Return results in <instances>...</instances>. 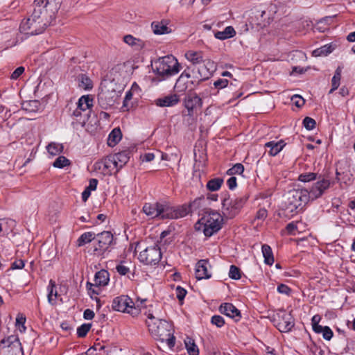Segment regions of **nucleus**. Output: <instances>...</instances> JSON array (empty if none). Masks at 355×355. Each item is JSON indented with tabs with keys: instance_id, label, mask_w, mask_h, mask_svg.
I'll use <instances>...</instances> for the list:
<instances>
[{
	"instance_id": "c85d7f7f",
	"label": "nucleus",
	"mask_w": 355,
	"mask_h": 355,
	"mask_svg": "<svg viewBox=\"0 0 355 355\" xmlns=\"http://www.w3.org/2000/svg\"><path fill=\"white\" fill-rule=\"evenodd\" d=\"M185 347L189 355H199V349L196 345L194 340L187 337L184 340Z\"/></svg>"
},
{
	"instance_id": "4468645a",
	"label": "nucleus",
	"mask_w": 355,
	"mask_h": 355,
	"mask_svg": "<svg viewBox=\"0 0 355 355\" xmlns=\"http://www.w3.org/2000/svg\"><path fill=\"white\" fill-rule=\"evenodd\" d=\"M185 108L189 115H192L193 110L202 106V99L196 93L188 94L184 101Z\"/></svg>"
},
{
	"instance_id": "dca6fc26",
	"label": "nucleus",
	"mask_w": 355,
	"mask_h": 355,
	"mask_svg": "<svg viewBox=\"0 0 355 355\" xmlns=\"http://www.w3.org/2000/svg\"><path fill=\"white\" fill-rule=\"evenodd\" d=\"M219 310L222 314L234 319L235 321H238L241 318L240 311L231 303H225L220 305Z\"/></svg>"
},
{
	"instance_id": "0e129e2a",
	"label": "nucleus",
	"mask_w": 355,
	"mask_h": 355,
	"mask_svg": "<svg viewBox=\"0 0 355 355\" xmlns=\"http://www.w3.org/2000/svg\"><path fill=\"white\" fill-rule=\"evenodd\" d=\"M277 291L279 293L289 295V293L291 292V288L286 284H282L277 286Z\"/></svg>"
},
{
	"instance_id": "2eb2a0df",
	"label": "nucleus",
	"mask_w": 355,
	"mask_h": 355,
	"mask_svg": "<svg viewBox=\"0 0 355 355\" xmlns=\"http://www.w3.org/2000/svg\"><path fill=\"white\" fill-rule=\"evenodd\" d=\"M101 164L102 166H99V168L102 169L105 175H112L119 171L117 166V162H116L113 155H110L103 159Z\"/></svg>"
},
{
	"instance_id": "f8f14e48",
	"label": "nucleus",
	"mask_w": 355,
	"mask_h": 355,
	"mask_svg": "<svg viewBox=\"0 0 355 355\" xmlns=\"http://www.w3.org/2000/svg\"><path fill=\"white\" fill-rule=\"evenodd\" d=\"M162 258V252L159 247L153 245L146 248L139 255L141 262L147 265H156Z\"/></svg>"
},
{
	"instance_id": "4d7b16f0",
	"label": "nucleus",
	"mask_w": 355,
	"mask_h": 355,
	"mask_svg": "<svg viewBox=\"0 0 355 355\" xmlns=\"http://www.w3.org/2000/svg\"><path fill=\"white\" fill-rule=\"evenodd\" d=\"M322 334L323 338L327 340H330L334 336V333H333L332 330L328 326L324 327V329H322Z\"/></svg>"
},
{
	"instance_id": "7ed1b4c3",
	"label": "nucleus",
	"mask_w": 355,
	"mask_h": 355,
	"mask_svg": "<svg viewBox=\"0 0 355 355\" xmlns=\"http://www.w3.org/2000/svg\"><path fill=\"white\" fill-rule=\"evenodd\" d=\"M153 66V70L160 80H166L177 75L182 69L178 60L172 55L158 58Z\"/></svg>"
},
{
	"instance_id": "de8ad7c7",
	"label": "nucleus",
	"mask_w": 355,
	"mask_h": 355,
	"mask_svg": "<svg viewBox=\"0 0 355 355\" xmlns=\"http://www.w3.org/2000/svg\"><path fill=\"white\" fill-rule=\"evenodd\" d=\"M317 173H304L299 175L298 180L303 182H308L316 180Z\"/></svg>"
},
{
	"instance_id": "f257e3e1",
	"label": "nucleus",
	"mask_w": 355,
	"mask_h": 355,
	"mask_svg": "<svg viewBox=\"0 0 355 355\" xmlns=\"http://www.w3.org/2000/svg\"><path fill=\"white\" fill-rule=\"evenodd\" d=\"M146 324L155 339L166 342L169 348L174 347L175 338L171 331V324L166 320L155 318L152 313H148Z\"/></svg>"
},
{
	"instance_id": "49530a36",
	"label": "nucleus",
	"mask_w": 355,
	"mask_h": 355,
	"mask_svg": "<svg viewBox=\"0 0 355 355\" xmlns=\"http://www.w3.org/2000/svg\"><path fill=\"white\" fill-rule=\"evenodd\" d=\"M229 277L233 279H239L241 277V270L236 266L232 265L230 268Z\"/></svg>"
},
{
	"instance_id": "5fc2aeb1",
	"label": "nucleus",
	"mask_w": 355,
	"mask_h": 355,
	"mask_svg": "<svg viewBox=\"0 0 355 355\" xmlns=\"http://www.w3.org/2000/svg\"><path fill=\"white\" fill-rule=\"evenodd\" d=\"M303 124L306 129L311 130L315 126V121L311 117L306 116L303 120Z\"/></svg>"
},
{
	"instance_id": "72a5a7b5",
	"label": "nucleus",
	"mask_w": 355,
	"mask_h": 355,
	"mask_svg": "<svg viewBox=\"0 0 355 355\" xmlns=\"http://www.w3.org/2000/svg\"><path fill=\"white\" fill-rule=\"evenodd\" d=\"M114 158L117 162V166L120 170L129 160L128 153L126 151L120 152L113 155Z\"/></svg>"
},
{
	"instance_id": "bf43d9fd",
	"label": "nucleus",
	"mask_w": 355,
	"mask_h": 355,
	"mask_svg": "<svg viewBox=\"0 0 355 355\" xmlns=\"http://www.w3.org/2000/svg\"><path fill=\"white\" fill-rule=\"evenodd\" d=\"M176 297L180 301H182L187 294V291L182 288L181 286H177L176 290Z\"/></svg>"
},
{
	"instance_id": "1a4fd4ad",
	"label": "nucleus",
	"mask_w": 355,
	"mask_h": 355,
	"mask_svg": "<svg viewBox=\"0 0 355 355\" xmlns=\"http://www.w3.org/2000/svg\"><path fill=\"white\" fill-rule=\"evenodd\" d=\"M112 307L115 311L129 313L133 317L140 313L139 306H135V303L128 295L115 297L112 301Z\"/></svg>"
},
{
	"instance_id": "a19ab883",
	"label": "nucleus",
	"mask_w": 355,
	"mask_h": 355,
	"mask_svg": "<svg viewBox=\"0 0 355 355\" xmlns=\"http://www.w3.org/2000/svg\"><path fill=\"white\" fill-rule=\"evenodd\" d=\"M69 165H70V161L64 156H59L53 164L55 168H62Z\"/></svg>"
},
{
	"instance_id": "aec40b11",
	"label": "nucleus",
	"mask_w": 355,
	"mask_h": 355,
	"mask_svg": "<svg viewBox=\"0 0 355 355\" xmlns=\"http://www.w3.org/2000/svg\"><path fill=\"white\" fill-rule=\"evenodd\" d=\"M160 203H146L143 207V211L149 217L153 218L160 215Z\"/></svg>"
},
{
	"instance_id": "f03ea898",
	"label": "nucleus",
	"mask_w": 355,
	"mask_h": 355,
	"mask_svg": "<svg viewBox=\"0 0 355 355\" xmlns=\"http://www.w3.org/2000/svg\"><path fill=\"white\" fill-rule=\"evenodd\" d=\"M185 58L193 64H198V76L200 80L208 79L216 69V64L210 59L205 57L203 52L196 51H188L185 53Z\"/></svg>"
},
{
	"instance_id": "39448f33",
	"label": "nucleus",
	"mask_w": 355,
	"mask_h": 355,
	"mask_svg": "<svg viewBox=\"0 0 355 355\" xmlns=\"http://www.w3.org/2000/svg\"><path fill=\"white\" fill-rule=\"evenodd\" d=\"M101 92L98 95V101L101 107L107 109L113 105L122 90V87L114 80H104L101 83Z\"/></svg>"
},
{
	"instance_id": "a878e982",
	"label": "nucleus",
	"mask_w": 355,
	"mask_h": 355,
	"mask_svg": "<svg viewBox=\"0 0 355 355\" xmlns=\"http://www.w3.org/2000/svg\"><path fill=\"white\" fill-rule=\"evenodd\" d=\"M235 35H236V31H235L234 28L231 26H227L224 31H218L214 34L215 37L218 40H227L229 38H232Z\"/></svg>"
},
{
	"instance_id": "c03bdc74",
	"label": "nucleus",
	"mask_w": 355,
	"mask_h": 355,
	"mask_svg": "<svg viewBox=\"0 0 355 355\" xmlns=\"http://www.w3.org/2000/svg\"><path fill=\"white\" fill-rule=\"evenodd\" d=\"M243 171L244 167L243 164L238 163L233 166L231 168L228 169L227 174L229 175H234L236 174L241 175L243 173Z\"/></svg>"
},
{
	"instance_id": "680f3d73",
	"label": "nucleus",
	"mask_w": 355,
	"mask_h": 355,
	"mask_svg": "<svg viewBox=\"0 0 355 355\" xmlns=\"http://www.w3.org/2000/svg\"><path fill=\"white\" fill-rule=\"evenodd\" d=\"M24 71V67H19L11 74V78L13 80L17 79Z\"/></svg>"
},
{
	"instance_id": "603ef678",
	"label": "nucleus",
	"mask_w": 355,
	"mask_h": 355,
	"mask_svg": "<svg viewBox=\"0 0 355 355\" xmlns=\"http://www.w3.org/2000/svg\"><path fill=\"white\" fill-rule=\"evenodd\" d=\"M92 325L90 324H83L77 329V334L78 337H85L89 331Z\"/></svg>"
},
{
	"instance_id": "09e8293b",
	"label": "nucleus",
	"mask_w": 355,
	"mask_h": 355,
	"mask_svg": "<svg viewBox=\"0 0 355 355\" xmlns=\"http://www.w3.org/2000/svg\"><path fill=\"white\" fill-rule=\"evenodd\" d=\"M3 344H5L6 343H8L9 345H8V347H10V345L12 346V347L14 348H17V349L19 350V352L21 351V343H19V340L18 338L14 337V336H12V337H9L7 340H2L1 342Z\"/></svg>"
},
{
	"instance_id": "0eeeda50",
	"label": "nucleus",
	"mask_w": 355,
	"mask_h": 355,
	"mask_svg": "<svg viewBox=\"0 0 355 355\" xmlns=\"http://www.w3.org/2000/svg\"><path fill=\"white\" fill-rule=\"evenodd\" d=\"M285 198L286 209L292 213H297L309 202L306 189H291L287 192Z\"/></svg>"
},
{
	"instance_id": "e433bc0d",
	"label": "nucleus",
	"mask_w": 355,
	"mask_h": 355,
	"mask_svg": "<svg viewBox=\"0 0 355 355\" xmlns=\"http://www.w3.org/2000/svg\"><path fill=\"white\" fill-rule=\"evenodd\" d=\"M12 220H0V236L7 235L12 232Z\"/></svg>"
},
{
	"instance_id": "2f4dec72",
	"label": "nucleus",
	"mask_w": 355,
	"mask_h": 355,
	"mask_svg": "<svg viewBox=\"0 0 355 355\" xmlns=\"http://www.w3.org/2000/svg\"><path fill=\"white\" fill-rule=\"evenodd\" d=\"M48 301L51 304H56L58 292L55 290V284L53 280H50L48 286Z\"/></svg>"
},
{
	"instance_id": "79ce46f5",
	"label": "nucleus",
	"mask_w": 355,
	"mask_h": 355,
	"mask_svg": "<svg viewBox=\"0 0 355 355\" xmlns=\"http://www.w3.org/2000/svg\"><path fill=\"white\" fill-rule=\"evenodd\" d=\"M187 80H183V78H178L175 85V89L177 92H184L187 89Z\"/></svg>"
},
{
	"instance_id": "338daca9",
	"label": "nucleus",
	"mask_w": 355,
	"mask_h": 355,
	"mask_svg": "<svg viewBox=\"0 0 355 355\" xmlns=\"http://www.w3.org/2000/svg\"><path fill=\"white\" fill-rule=\"evenodd\" d=\"M227 184L230 189H235L237 186L236 178L234 176L230 178L227 181Z\"/></svg>"
},
{
	"instance_id": "473e14b6",
	"label": "nucleus",
	"mask_w": 355,
	"mask_h": 355,
	"mask_svg": "<svg viewBox=\"0 0 355 355\" xmlns=\"http://www.w3.org/2000/svg\"><path fill=\"white\" fill-rule=\"evenodd\" d=\"M96 239V235L94 232H87L80 235L77 240L78 246H83L84 245L90 243Z\"/></svg>"
},
{
	"instance_id": "a211bd4d",
	"label": "nucleus",
	"mask_w": 355,
	"mask_h": 355,
	"mask_svg": "<svg viewBox=\"0 0 355 355\" xmlns=\"http://www.w3.org/2000/svg\"><path fill=\"white\" fill-rule=\"evenodd\" d=\"M180 102L179 96L175 94H169L155 101V105L159 107H172Z\"/></svg>"
},
{
	"instance_id": "864d4df0",
	"label": "nucleus",
	"mask_w": 355,
	"mask_h": 355,
	"mask_svg": "<svg viewBox=\"0 0 355 355\" xmlns=\"http://www.w3.org/2000/svg\"><path fill=\"white\" fill-rule=\"evenodd\" d=\"M25 322L26 318L22 314H18L16 318V325L18 326L21 332H24L26 330Z\"/></svg>"
},
{
	"instance_id": "774afa93",
	"label": "nucleus",
	"mask_w": 355,
	"mask_h": 355,
	"mask_svg": "<svg viewBox=\"0 0 355 355\" xmlns=\"http://www.w3.org/2000/svg\"><path fill=\"white\" fill-rule=\"evenodd\" d=\"M24 267V263L22 260H17L12 263L11 269H21Z\"/></svg>"
},
{
	"instance_id": "412c9836",
	"label": "nucleus",
	"mask_w": 355,
	"mask_h": 355,
	"mask_svg": "<svg viewBox=\"0 0 355 355\" xmlns=\"http://www.w3.org/2000/svg\"><path fill=\"white\" fill-rule=\"evenodd\" d=\"M285 143L281 140L279 141H270L265 144V147L269 148L268 154L271 156L277 155L284 147Z\"/></svg>"
},
{
	"instance_id": "9b49d317",
	"label": "nucleus",
	"mask_w": 355,
	"mask_h": 355,
	"mask_svg": "<svg viewBox=\"0 0 355 355\" xmlns=\"http://www.w3.org/2000/svg\"><path fill=\"white\" fill-rule=\"evenodd\" d=\"M96 244L94 246L93 254L103 257L113 241V235L110 232L105 231L98 234L96 237Z\"/></svg>"
},
{
	"instance_id": "7c9ffc66",
	"label": "nucleus",
	"mask_w": 355,
	"mask_h": 355,
	"mask_svg": "<svg viewBox=\"0 0 355 355\" xmlns=\"http://www.w3.org/2000/svg\"><path fill=\"white\" fill-rule=\"evenodd\" d=\"M79 87L85 90H90L93 87V83L91 79L85 74H80L78 76Z\"/></svg>"
},
{
	"instance_id": "ea45409f",
	"label": "nucleus",
	"mask_w": 355,
	"mask_h": 355,
	"mask_svg": "<svg viewBox=\"0 0 355 355\" xmlns=\"http://www.w3.org/2000/svg\"><path fill=\"white\" fill-rule=\"evenodd\" d=\"M189 213V208L186 206L174 207V219L183 218Z\"/></svg>"
},
{
	"instance_id": "13d9d810",
	"label": "nucleus",
	"mask_w": 355,
	"mask_h": 355,
	"mask_svg": "<svg viewBox=\"0 0 355 355\" xmlns=\"http://www.w3.org/2000/svg\"><path fill=\"white\" fill-rule=\"evenodd\" d=\"M291 100L297 107H301L304 104V98L297 94L293 95Z\"/></svg>"
},
{
	"instance_id": "6e6d98bb",
	"label": "nucleus",
	"mask_w": 355,
	"mask_h": 355,
	"mask_svg": "<svg viewBox=\"0 0 355 355\" xmlns=\"http://www.w3.org/2000/svg\"><path fill=\"white\" fill-rule=\"evenodd\" d=\"M211 322L216 325L217 327H221L225 324V320L222 316L215 315L211 317Z\"/></svg>"
},
{
	"instance_id": "052dcab7",
	"label": "nucleus",
	"mask_w": 355,
	"mask_h": 355,
	"mask_svg": "<svg viewBox=\"0 0 355 355\" xmlns=\"http://www.w3.org/2000/svg\"><path fill=\"white\" fill-rule=\"evenodd\" d=\"M133 94H134V92H132V91H130V90L128 92H127L125 94L124 101H123V107H125L126 110L129 109V107H130L129 101L132 98Z\"/></svg>"
},
{
	"instance_id": "cd10ccee",
	"label": "nucleus",
	"mask_w": 355,
	"mask_h": 355,
	"mask_svg": "<svg viewBox=\"0 0 355 355\" xmlns=\"http://www.w3.org/2000/svg\"><path fill=\"white\" fill-rule=\"evenodd\" d=\"M263 257L264 258V263L267 265L271 266L274 263V257L271 248L264 244L261 248Z\"/></svg>"
},
{
	"instance_id": "20e7f679",
	"label": "nucleus",
	"mask_w": 355,
	"mask_h": 355,
	"mask_svg": "<svg viewBox=\"0 0 355 355\" xmlns=\"http://www.w3.org/2000/svg\"><path fill=\"white\" fill-rule=\"evenodd\" d=\"M51 22L40 13V9L33 10L31 16L21 21L20 31L29 35L42 33Z\"/></svg>"
},
{
	"instance_id": "a18cd8bd",
	"label": "nucleus",
	"mask_w": 355,
	"mask_h": 355,
	"mask_svg": "<svg viewBox=\"0 0 355 355\" xmlns=\"http://www.w3.org/2000/svg\"><path fill=\"white\" fill-rule=\"evenodd\" d=\"M101 286L95 284L94 283H89L87 282V288L88 290V293L90 295L92 298H94V295H97L99 294V292L101 291Z\"/></svg>"
},
{
	"instance_id": "c756f323",
	"label": "nucleus",
	"mask_w": 355,
	"mask_h": 355,
	"mask_svg": "<svg viewBox=\"0 0 355 355\" xmlns=\"http://www.w3.org/2000/svg\"><path fill=\"white\" fill-rule=\"evenodd\" d=\"M159 218L162 219H174V207L161 204Z\"/></svg>"
},
{
	"instance_id": "b1692460",
	"label": "nucleus",
	"mask_w": 355,
	"mask_h": 355,
	"mask_svg": "<svg viewBox=\"0 0 355 355\" xmlns=\"http://www.w3.org/2000/svg\"><path fill=\"white\" fill-rule=\"evenodd\" d=\"M153 31L156 35L169 33L171 29L164 21H153L151 24Z\"/></svg>"
},
{
	"instance_id": "ddd939ff",
	"label": "nucleus",
	"mask_w": 355,
	"mask_h": 355,
	"mask_svg": "<svg viewBox=\"0 0 355 355\" xmlns=\"http://www.w3.org/2000/svg\"><path fill=\"white\" fill-rule=\"evenodd\" d=\"M331 182L325 178L318 180L313 184L309 190L306 189V195L309 200H315L322 197L325 191L331 187Z\"/></svg>"
},
{
	"instance_id": "6e6552de",
	"label": "nucleus",
	"mask_w": 355,
	"mask_h": 355,
	"mask_svg": "<svg viewBox=\"0 0 355 355\" xmlns=\"http://www.w3.org/2000/svg\"><path fill=\"white\" fill-rule=\"evenodd\" d=\"M34 8L40 9V13L51 23L60 7L61 0H35Z\"/></svg>"
},
{
	"instance_id": "58836bf2",
	"label": "nucleus",
	"mask_w": 355,
	"mask_h": 355,
	"mask_svg": "<svg viewBox=\"0 0 355 355\" xmlns=\"http://www.w3.org/2000/svg\"><path fill=\"white\" fill-rule=\"evenodd\" d=\"M46 148L49 153L54 156L62 152L63 146L60 144L51 143L47 146Z\"/></svg>"
},
{
	"instance_id": "f704fd0d",
	"label": "nucleus",
	"mask_w": 355,
	"mask_h": 355,
	"mask_svg": "<svg viewBox=\"0 0 355 355\" xmlns=\"http://www.w3.org/2000/svg\"><path fill=\"white\" fill-rule=\"evenodd\" d=\"M334 47L331 44H326L313 51V55L315 57L326 56L333 51Z\"/></svg>"
},
{
	"instance_id": "8fccbe9b",
	"label": "nucleus",
	"mask_w": 355,
	"mask_h": 355,
	"mask_svg": "<svg viewBox=\"0 0 355 355\" xmlns=\"http://www.w3.org/2000/svg\"><path fill=\"white\" fill-rule=\"evenodd\" d=\"M127 263L125 261H122L116 266V271L121 275H125L130 272V267L127 266Z\"/></svg>"
},
{
	"instance_id": "f3484780",
	"label": "nucleus",
	"mask_w": 355,
	"mask_h": 355,
	"mask_svg": "<svg viewBox=\"0 0 355 355\" xmlns=\"http://www.w3.org/2000/svg\"><path fill=\"white\" fill-rule=\"evenodd\" d=\"M277 327L282 332H288L294 327V321L290 313H283L282 320L277 323Z\"/></svg>"
},
{
	"instance_id": "e2e57ef3",
	"label": "nucleus",
	"mask_w": 355,
	"mask_h": 355,
	"mask_svg": "<svg viewBox=\"0 0 355 355\" xmlns=\"http://www.w3.org/2000/svg\"><path fill=\"white\" fill-rule=\"evenodd\" d=\"M268 216V211L265 208H261L258 210L256 218L259 220H264Z\"/></svg>"
},
{
	"instance_id": "c9c22d12",
	"label": "nucleus",
	"mask_w": 355,
	"mask_h": 355,
	"mask_svg": "<svg viewBox=\"0 0 355 355\" xmlns=\"http://www.w3.org/2000/svg\"><path fill=\"white\" fill-rule=\"evenodd\" d=\"M342 68L338 67L334 73V76L331 80L332 88L330 89L329 93H332L334 90L338 89L340 85V78H341Z\"/></svg>"
},
{
	"instance_id": "393cba45",
	"label": "nucleus",
	"mask_w": 355,
	"mask_h": 355,
	"mask_svg": "<svg viewBox=\"0 0 355 355\" xmlns=\"http://www.w3.org/2000/svg\"><path fill=\"white\" fill-rule=\"evenodd\" d=\"M94 284L99 286H104L108 284L109 274L105 270H102L97 272L94 277Z\"/></svg>"
},
{
	"instance_id": "5701e85b",
	"label": "nucleus",
	"mask_w": 355,
	"mask_h": 355,
	"mask_svg": "<svg viewBox=\"0 0 355 355\" xmlns=\"http://www.w3.org/2000/svg\"><path fill=\"white\" fill-rule=\"evenodd\" d=\"M93 106V98L89 95L83 96L80 98L78 102L77 107L79 110H83V112L88 113L89 110Z\"/></svg>"
},
{
	"instance_id": "423d86ee",
	"label": "nucleus",
	"mask_w": 355,
	"mask_h": 355,
	"mask_svg": "<svg viewBox=\"0 0 355 355\" xmlns=\"http://www.w3.org/2000/svg\"><path fill=\"white\" fill-rule=\"evenodd\" d=\"M223 217L217 211H211L205 214L195 225L198 231H202L205 236H211L222 227Z\"/></svg>"
},
{
	"instance_id": "69168bd1",
	"label": "nucleus",
	"mask_w": 355,
	"mask_h": 355,
	"mask_svg": "<svg viewBox=\"0 0 355 355\" xmlns=\"http://www.w3.org/2000/svg\"><path fill=\"white\" fill-rule=\"evenodd\" d=\"M228 84V80L226 79H218L214 82V85L216 88L222 89L225 87Z\"/></svg>"
},
{
	"instance_id": "37998d69",
	"label": "nucleus",
	"mask_w": 355,
	"mask_h": 355,
	"mask_svg": "<svg viewBox=\"0 0 355 355\" xmlns=\"http://www.w3.org/2000/svg\"><path fill=\"white\" fill-rule=\"evenodd\" d=\"M73 116L80 123H85V119L88 116V113L83 112V110H79L77 107L73 112Z\"/></svg>"
},
{
	"instance_id": "6ab92c4d",
	"label": "nucleus",
	"mask_w": 355,
	"mask_h": 355,
	"mask_svg": "<svg viewBox=\"0 0 355 355\" xmlns=\"http://www.w3.org/2000/svg\"><path fill=\"white\" fill-rule=\"evenodd\" d=\"M208 262L205 260L199 261L196 266V277L198 279H209L211 274L207 270Z\"/></svg>"
},
{
	"instance_id": "bb28decb",
	"label": "nucleus",
	"mask_w": 355,
	"mask_h": 355,
	"mask_svg": "<svg viewBox=\"0 0 355 355\" xmlns=\"http://www.w3.org/2000/svg\"><path fill=\"white\" fill-rule=\"evenodd\" d=\"M122 137L121 132L119 128H114L110 133L107 138V145L113 147L118 144Z\"/></svg>"
},
{
	"instance_id": "4be33fe9",
	"label": "nucleus",
	"mask_w": 355,
	"mask_h": 355,
	"mask_svg": "<svg viewBox=\"0 0 355 355\" xmlns=\"http://www.w3.org/2000/svg\"><path fill=\"white\" fill-rule=\"evenodd\" d=\"M123 41L128 45L134 47L135 50H140L145 46V43L143 40L136 38L131 35L124 36Z\"/></svg>"
},
{
	"instance_id": "9d476101",
	"label": "nucleus",
	"mask_w": 355,
	"mask_h": 355,
	"mask_svg": "<svg viewBox=\"0 0 355 355\" xmlns=\"http://www.w3.org/2000/svg\"><path fill=\"white\" fill-rule=\"evenodd\" d=\"M245 198H227L223 200L222 211L225 216L228 218L234 217L245 203Z\"/></svg>"
},
{
	"instance_id": "3c124183",
	"label": "nucleus",
	"mask_w": 355,
	"mask_h": 355,
	"mask_svg": "<svg viewBox=\"0 0 355 355\" xmlns=\"http://www.w3.org/2000/svg\"><path fill=\"white\" fill-rule=\"evenodd\" d=\"M352 182V175L349 173H343L341 180L340 182V185L341 187H343V185L347 187Z\"/></svg>"
},
{
	"instance_id": "4c0bfd02",
	"label": "nucleus",
	"mask_w": 355,
	"mask_h": 355,
	"mask_svg": "<svg viewBox=\"0 0 355 355\" xmlns=\"http://www.w3.org/2000/svg\"><path fill=\"white\" fill-rule=\"evenodd\" d=\"M223 182L221 178H214L209 180L207 184V188L211 191H218Z\"/></svg>"
}]
</instances>
